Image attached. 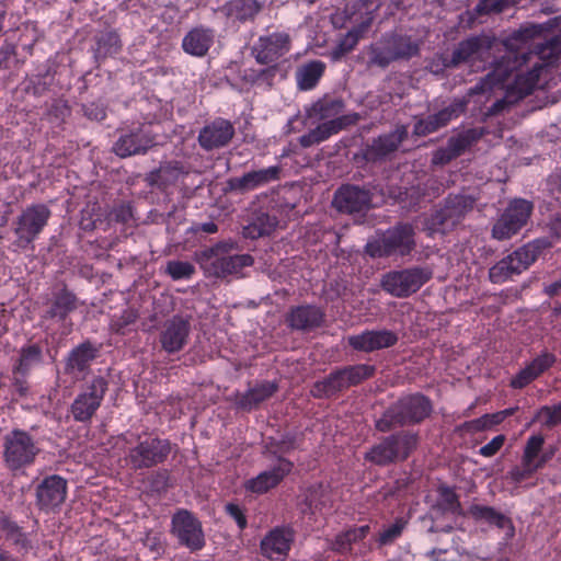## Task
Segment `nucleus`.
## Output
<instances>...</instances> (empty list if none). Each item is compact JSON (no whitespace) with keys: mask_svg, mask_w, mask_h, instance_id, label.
<instances>
[{"mask_svg":"<svg viewBox=\"0 0 561 561\" xmlns=\"http://www.w3.org/2000/svg\"><path fill=\"white\" fill-rule=\"evenodd\" d=\"M469 104V99L463 96L454 99L447 106L426 117L419 118L413 126V134L424 137L446 127L451 121L463 114Z\"/></svg>","mask_w":561,"mask_h":561,"instance_id":"19","label":"nucleus"},{"mask_svg":"<svg viewBox=\"0 0 561 561\" xmlns=\"http://www.w3.org/2000/svg\"><path fill=\"white\" fill-rule=\"evenodd\" d=\"M296 448V436L293 434H285L280 439L272 438L266 444V451L277 459L283 457V454H287Z\"/></svg>","mask_w":561,"mask_h":561,"instance_id":"50","label":"nucleus"},{"mask_svg":"<svg viewBox=\"0 0 561 561\" xmlns=\"http://www.w3.org/2000/svg\"><path fill=\"white\" fill-rule=\"evenodd\" d=\"M108 390V381L102 376H94L78 393L70 405V413L76 422L89 423L100 409Z\"/></svg>","mask_w":561,"mask_h":561,"instance_id":"13","label":"nucleus"},{"mask_svg":"<svg viewBox=\"0 0 561 561\" xmlns=\"http://www.w3.org/2000/svg\"><path fill=\"white\" fill-rule=\"evenodd\" d=\"M138 317L139 314L136 310L127 308L122 311L121 316L112 319L111 329L114 332L124 335L126 333V328L135 323Z\"/></svg>","mask_w":561,"mask_h":561,"instance_id":"56","label":"nucleus"},{"mask_svg":"<svg viewBox=\"0 0 561 561\" xmlns=\"http://www.w3.org/2000/svg\"><path fill=\"white\" fill-rule=\"evenodd\" d=\"M545 248L546 242L543 240H534L516 249L489 270L490 282L503 284L514 275H519L538 259Z\"/></svg>","mask_w":561,"mask_h":561,"instance_id":"8","label":"nucleus"},{"mask_svg":"<svg viewBox=\"0 0 561 561\" xmlns=\"http://www.w3.org/2000/svg\"><path fill=\"white\" fill-rule=\"evenodd\" d=\"M290 49V35L285 31H277L260 36L252 53L257 64L270 65L288 54Z\"/></svg>","mask_w":561,"mask_h":561,"instance_id":"21","label":"nucleus"},{"mask_svg":"<svg viewBox=\"0 0 561 561\" xmlns=\"http://www.w3.org/2000/svg\"><path fill=\"white\" fill-rule=\"evenodd\" d=\"M100 353V346L87 340L73 347L65 358L64 373L76 380H83Z\"/></svg>","mask_w":561,"mask_h":561,"instance_id":"24","label":"nucleus"},{"mask_svg":"<svg viewBox=\"0 0 561 561\" xmlns=\"http://www.w3.org/2000/svg\"><path fill=\"white\" fill-rule=\"evenodd\" d=\"M432 412L433 404L428 397L420 392L407 394L393 402L376 420L375 427L381 433H388L396 427L420 424Z\"/></svg>","mask_w":561,"mask_h":561,"instance_id":"3","label":"nucleus"},{"mask_svg":"<svg viewBox=\"0 0 561 561\" xmlns=\"http://www.w3.org/2000/svg\"><path fill=\"white\" fill-rule=\"evenodd\" d=\"M294 462L278 457V463L268 470L260 472L256 477L244 482L247 492L264 494L276 488L293 470Z\"/></svg>","mask_w":561,"mask_h":561,"instance_id":"30","label":"nucleus"},{"mask_svg":"<svg viewBox=\"0 0 561 561\" xmlns=\"http://www.w3.org/2000/svg\"><path fill=\"white\" fill-rule=\"evenodd\" d=\"M419 445V435L411 431H399L382 437L364 455V460L378 467L405 461Z\"/></svg>","mask_w":561,"mask_h":561,"instance_id":"6","label":"nucleus"},{"mask_svg":"<svg viewBox=\"0 0 561 561\" xmlns=\"http://www.w3.org/2000/svg\"><path fill=\"white\" fill-rule=\"evenodd\" d=\"M344 108L345 102L342 98L324 95L313 103L310 115L327 122L342 116Z\"/></svg>","mask_w":561,"mask_h":561,"instance_id":"44","label":"nucleus"},{"mask_svg":"<svg viewBox=\"0 0 561 561\" xmlns=\"http://www.w3.org/2000/svg\"><path fill=\"white\" fill-rule=\"evenodd\" d=\"M342 370L345 376L347 387H355L373 378L376 374V366L369 364H355L343 366Z\"/></svg>","mask_w":561,"mask_h":561,"instance_id":"48","label":"nucleus"},{"mask_svg":"<svg viewBox=\"0 0 561 561\" xmlns=\"http://www.w3.org/2000/svg\"><path fill=\"white\" fill-rule=\"evenodd\" d=\"M41 453L39 442L24 428L14 427L1 438L2 465L13 477L32 468Z\"/></svg>","mask_w":561,"mask_h":561,"instance_id":"1","label":"nucleus"},{"mask_svg":"<svg viewBox=\"0 0 561 561\" xmlns=\"http://www.w3.org/2000/svg\"><path fill=\"white\" fill-rule=\"evenodd\" d=\"M170 473L168 470H158L152 472L148 478V485L154 493L161 494L167 492L169 488Z\"/></svg>","mask_w":561,"mask_h":561,"instance_id":"59","label":"nucleus"},{"mask_svg":"<svg viewBox=\"0 0 561 561\" xmlns=\"http://www.w3.org/2000/svg\"><path fill=\"white\" fill-rule=\"evenodd\" d=\"M263 9L264 1L261 0H227L216 11L226 19L227 24L239 28L254 23Z\"/></svg>","mask_w":561,"mask_h":561,"instance_id":"26","label":"nucleus"},{"mask_svg":"<svg viewBox=\"0 0 561 561\" xmlns=\"http://www.w3.org/2000/svg\"><path fill=\"white\" fill-rule=\"evenodd\" d=\"M43 363V346L39 343H26L19 350L11 371L21 375H31V373Z\"/></svg>","mask_w":561,"mask_h":561,"instance_id":"37","label":"nucleus"},{"mask_svg":"<svg viewBox=\"0 0 561 561\" xmlns=\"http://www.w3.org/2000/svg\"><path fill=\"white\" fill-rule=\"evenodd\" d=\"M408 138V127L405 125L397 126L392 131L382 134L366 142L354 153L353 162L358 168H364L368 163L385 161L391 153L396 152L400 145Z\"/></svg>","mask_w":561,"mask_h":561,"instance_id":"9","label":"nucleus"},{"mask_svg":"<svg viewBox=\"0 0 561 561\" xmlns=\"http://www.w3.org/2000/svg\"><path fill=\"white\" fill-rule=\"evenodd\" d=\"M173 445L168 438L156 434L138 436L134 445L125 453V462L133 471L147 470L164 463L171 455Z\"/></svg>","mask_w":561,"mask_h":561,"instance_id":"7","label":"nucleus"},{"mask_svg":"<svg viewBox=\"0 0 561 561\" xmlns=\"http://www.w3.org/2000/svg\"><path fill=\"white\" fill-rule=\"evenodd\" d=\"M432 278L427 267L413 266L386 273L380 282L381 288L397 298H407L416 293Z\"/></svg>","mask_w":561,"mask_h":561,"instance_id":"11","label":"nucleus"},{"mask_svg":"<svg viewBox=\"0 0 561 561\" xmlns=\"http://www.w3.org/2000/svg\"><path fill=\"white\" fill-rule=\"evenodd\" d=\"M557 362V357L553 353L548 351L541 352L537 357H535L528 365L535 371V374L540 377L547 370H549Z\"/></svg>","mask_w":561,"mask_h":561,"instance_id":"58","label":"nucleus"},{"mask_svg":"<svg viewBox=\"0 0 561 561\" xmlns=\"http://www.w3.org/2000/svg\"><path fill=\"white\" fill-rule=\"evenodd\" d=\"M543 417V425L548 428H552L561 423V402L550 405H543L537 413V419Z\"/></svg>","mask_w":561,"mask_h":561,"instance_id":"57","label":"nucleus"},{"mask_svg":"<svg viewBox=\"0 0 561 561\" xmlns=\"http://www.w3.org/2000/svg\"><path fill=\"white\" fill-rule=\"evenodd\" d=\"M295 540V533L289 527L271 529L260 542V552L272 561L285 560Z\"/></svg>","mask_w":561,"mask_h":561,"instance_id":"29","label":"nucleus"},{"mask_svg":"<svg viewBox=\"0 0 561 561\" xmlns=\"http://www.w3.org/2000/svg\"><path fill=\"white\" fill-rule=\"evenodd\" d=\"M545 437L540 434L528 437L522 455V462L535 465L542 450Z\"/></svg>","mask_w":561,"mask_h":561,"instance_id":"51","label":"nucleus"},{"mask_svg":"<svg viewBox=\"0 0 561 561\" xmlns=\"http://www.w3.org/2000/svg\"><path fill=\"white\" fill-rule=\"evenodd\" d=\"M277 391V382L264 380L250 387L244 392H234L232 401L238 410L251 412L257 409L261 403L272 398Z\"/></svg>","mask_w":561,"mask_h":561,"instance_id":"31","label":"nucleus"},{"mask_svg":"<svg viewBox=\"0 0 561 561\" xmlns=\"http://www.w3.org/2000/svg\"><path fill=\"white\" fill-rule=\"evenodd\" d=\"M286 321L293 330L312 331L323 325L325 313L318 306L301 305L290 309Z\"/></svg>","mask_w":561,"mask_h":561,"instance_id":"32","label":"nucleus"},{"mask_svg":"<svg viewBox=\"0 0 561 561\" xmlns=\"http://www.w3.org/2000/svg\"><path fill=\"white\" fill-rule=\"evenodd\" d=\"M82 112L90 121L102 122L106 118V107L100 101L82 104Z\"/></svg>","mask_w":561,"mask_h":561,"instance_id":"62","label":"nucleus"},{"mask_svg":"<svg viewBox=\"0 0 561 561\" xmlns=\"http://www.w3.org/2000/svg\"><path fill=\"white\" fill-rule=\"evenodd\" d=\"M325 64L322 60L308 61L296 70L297 88L300 91L313 90L325 71Z\"/></svg>","mask_w":561,"mask_h":561,"instance_id":"39","label":"nucleus"},{"mask_svg":"<svg viewBox=\"0 0 561 561\" xmlns=\"http://www.w3.org/2000/svg\"><path fill=\"white\" fill-rule=\"evenodd\" d=\"M534 204L525 198L512 199L497 220L493 224L491 236L499 241L510 240L529 221Z\"/></svg>","mask_w":561,"mask_h":561,"instance_id":"10","label":"nucleus"},{"mask_svg":"<svg viewBox=\"0 0 561 561\" xmlns=\"http://www.w3.org/2000/svg\"><path fill=\"white\" fill-rule=\"evenodd\" d=\"M373 196L366 186L342 184L334 193L332 205L341 214L363 217L373 207Z\"/></svg>","mask_w":561,"mask_h":561,"instance_id":"17","label":"nucleus"},{"mask_svg":"<svg viewBox=\"0 0 561 561\" xmlns=\"http://www.w3.org/2000/svg\"><path fill=\"white\" fill-rule=\"evenodd\" d=\"M56 70L51 65L45 64L36 75L25 81V92L34 96H43L50 91L55 82Z\"/></svg>","mask_w":561,"mask_h":561,"instance_id":"41","label":"nucleus"},{"mask_svg":"<svg viewBox=\"0 0 561 561\" xmlns=\"http://www.w3.org/2000/svg\"><path fill=\"white\" fill-rule=\"evenodd\" d=\"M190 169L183 162L173 160L165 162L160 168L151 172V183L159 187H168L169 185L175 184L180 179L188 175Z\"/></svg>","mask_w":561,"mask_h":561,"instance_id":"38","label":"nucleus"},{"mask_svg":"<svg viewBox=\"0 0 561 561\" xmlns=\"http://www.w3.org/2000/svg\"><path fill=\"white\" fill-rule=\"evenodd\" d=\"M0 530L5 535V539L12 541L14 546L25 551L32 548L27 535L8 514L2 513L0 515Z\"/></svg>","mask_w":561,"mask_h":561,"instance_id":"47","label":"nucleus"},{"mask_svg":"<svg viewBox=\"0 0 561 561\" xmlns=\"http://www.w3.org/2000/svg\"><path fill=\"white\" fill-rule=\"evenodd\" d=\"M154 145V136L149 124L137 123L118 130V138L113 145V152L127 158L146 153Z\"/></svg>","mask_w":561,"mask_h":561,"instance_id":"15","label":"nucleus"},{"mask_svg":"<svg viewBox=\"0 0 561 561\" xmlns=\"http://www.w3.org/2000/svg\"><path fill=\"white\" fill-rule=\"evenodd\" d=\"M48 308L45 311L44 318L56 320L66 328V333L72 330V322L69 316L75 312L79 307V298L71 291L66 284L51 291L48 299Z\"/></svg>","mask_w":561,"mask_h":561,"instance_id":"22","label":"nucleus"},{"mask_svg":"<svg viewBox=\"0 0 561 561\" xmlns=\"http://www.w3.org/2000/svg\"><path fill=\"white\" fill-rule=\"evenodd\" d=\"M370 531L369 525L351 527L337 534L330 542V550L340 554H346L352 551V546L364 540Z\"/></svg>","mask_w":561,"mask_h":561,"instance_id":"40","label":"nucleus"},{"mask_svg":"<svg viewBox=\"0 0 561 561\" xmlns=\"http://www.w3.org/2000/svg\"><path fill=\"white\" fill-rule=\"evenodd\" d=\"M538 376L531 369V367L527 364L523 369H520L510 381V386L513 389H524L528 385H530L534 380H536Z\"/></svg>","mask_w":561,"mask_h":561,"instance_id":"60","label":"nucleus"},{"mask_svg":"<svg viewBox=\"0 0 561 561\" xmlns=\"http://www.w3.org/2000/svg\"><path fill=\"white\" fill-rule=\"evenodd\" d=\"M493 43L486 35L470 36L456 46L449 59L444 58V66L455 68L461 64L483 60L490 54Z\"/></svg>","mask_w":561,"mask_h":561,"instance_id":"23","label":"nucleus"},{"mask_svg":"<svg viewBox=\"0 0 561 561\" xmlns=\"http://www.w3.org/2000/svg\"><path fill=\"white\" fill-rule=\"evenodd\" d=\"M278 225L275 216L265 211H256L253 214L251 222L244 227V236L250 239H259L270 236Z\"/></svg>","mask_w":561,"mask_h":561,"instance_id":"45","label":"nucleus"},{"mask_svg":"<svg viewBox=\"0 0 561 561\" xmlns=\"http://www.w3.org/2000/svg\"><path fill=\"white\" fill-rule=\"evenodd\" d=\"M416 249L415 228L410 222H397L385 231H377L367 241L364 252L371 259L410 256Z\"/></svg>","mask_w":561,"mask_h":561,"instance_id":"2","label":"nucleus"},{"mask_svg":"<svg viewBox=\"0 0 561 561\" xmlns=\"http://www.w3.org/2000/svg\"><path fill=\"white\" fill-rule=\"evenodd\" d=\"M71 115V107L64 99H54L47 108V116L51 123L61 124Z\"/></svg>","mask_w":561,"mask_h":561,"instance_id":"54","label":"nucleus"},{"mask_svg":"<svg viewBox=\"0 0 561 561\" xmlns=\"http://www.w3.org/2000/svg\"><path fill=\"white\" fill-rule=\"evenodd\" d=\"M359 121L357 113H348L337 118L330 119L319 124L313 128V133L319 144L328 140L331 136L339 134L341 130L355 125Z\"/></svg>","mask_w":561,"mask_h":561,"instance_id":"43","label":"nucleus"},{"mask_svg":"<svg viewBox=\"0 0 561 561\" xmlns=\"http://www.w3.org/2000/svg\"><path fill=\"white\" fill-rule=\"evenodd\" d=\"M419 54L420 43L417 41L410 35L392 33L383 36L380 47L373 49L371 61L386 68L393 61L410 60Z\"/></svg>","mask_w":561,"mask_h":561,"instance_id":"12","label":"nucleus"},{"mask_svg":"<svg viewBox=\"0 0 561 561\" xmlns=\"http://www.w3.org/2000/svg\"><path fill=\"white\" fill-rule=\"evenodd\" d=\"M477 201L478 197L470 194H448L424 219L427 237L453 231L473 210Z\"/></svg>","mask_w":561,"mask_h":561,"instance_id":"5","label":"nucleus"},{"mask_svg":"<svg viewBox=\"0 0 561 561\" xmlns=\"http://www.w3.org/2000/svg\"><path fill=\"white\" fill-rule=\"evenodd\" d=\"M398 341V334L388 329L365 330L359 334H353L347 337L348 346L356 352L363 353H373L392 347Z\"/></svg>","mask_w":561,"mask_h":561,"instance_id":"28","label":"nucleus"},{"mask_svg":"<svg viewBox=\"0 0 561 561\" xmlns=\"http://www.w3.org/2000/svg\"><path fill=\"white\" fill-rule=\"evenodd\" d=\"M94 57L96 60H104L113 57L122 50V41L114 30L103 31L94 36Z\"/></svg>","mask_w":561,"mask_h":561,"instance_id":"42","label":"nucleus"},{"mask_svg":"<svg viewBox=\"0 0 561 561\" xmlns=\"http://www.w3.org/2000/svg\"><path fill=\"white\" fill-rule=\"evenodd\" d=\"M68 494V481L59 474L43 478L35 486V506L46 514L57 513Z\"/></svg>","mask_w":561,"mask_h":561,"instance_id":"18","label":"nucleus"},{"mask_svg":"<svg viewBox=\"0 0 561 561\" xmlns=\"http://www.w3.org/2000/svg\"><path fill=\"white\" fill-rule=\"evenodd\" d=\"M488 134L485 127L465 129L447 140V160H454L465 153Z\"/></svg>","mask_w":561,"mask_h":561,"instance_id":"36","label":"nucleus"},{"mask_svg":"<svg viewBox=\"0 0 561 561\" xmlns=\"http://www.w3.org/2000/svg\"><path fill=\"white\" fill-rule=\"evenodd\" d=\"M51 217L50 208L43 203H35L26 206L16 217L14 233L22 245L33 243Z\"/></svg>","mask_w":561,"mask_h":561,"instance_id":"14","label":"nucleus"},{"mask_svg":"<svg viewBox=\"0 0 561 561\" xmlns=\"http://www.w3.org/2000/svg\"><path fill=\"white\" fill-rule=\"evenodd\" d=\"M347 389L344 373L342 367H339L333 369L323 379L317 380L312 385L310 393L316 399H333Z\"/></svg>","mask_w":561,"mask_h":561,"instance_id":"34","label":"nucleus"},{"mask_svg":"<svg viewBox=\"0 0 561 561\" xmlns=\"http://www.w3.org/2000/svg\"><path fill=\"white\" fill-rule=\"evenodd\" d=\"M506 436L503 434L496 435L488 444L479 449V455L485 458L495 456L503 447Z\"/></svg>","mask_w":561,"mask_h":561,"instance_id":"64","label":"nucleus"},{"mask_svg":"<svg viewBox=\"0 0 561 561\" xmlns=\"http://www.w3.org/2000/svg\"><path fill=\"white\" fill-rule=\"evenodd\" d=\"M237 249L238 244L234 241H219L197 252L196 260L208 276L225 278L241 273L244 267L252 266L254 263L251 254H232Z\"/></svg>","mask_w":561,"mask_h":561,"instance_id":"4","label":"nucleus"},{"mask_svg":"<svg viewBox=\"0 0 561 561\" xmlns=\"http://www.w3.org/2000/svg\"><path fill=\"white\" fill-rule=\"evenodd\" d=\"M408 522L402 518H396L394 523L390 526L386 527L382 531L379 533L378 543L380 546H387L394 542L398 538L401 537L403 530L405 529Z\"/></svg>","mask_w":561,"mask_h":561,"instance_id":"52","label":"nucleus"},{"mask_svg":"<svg viewBox=\"0 0 561 561\" xmlns=\"http://www.w3.org/2000/svg\"><path fill=\"white\" fill-rule=\"evenodd\" d=\"M191 333V323L180 314L165 320L160 329L159 343L168 354L181 352L187 344Z\"/></svg>","mask_w":561,"mask_h":561,"instance_id":"25","label":"nucleus"},{"mask_svg":"<svg viewBox=\"0 0 561 561\" xmlns=\"http://www.w3.org/2000/svg\"><path fill=\"white\" fill-rule=\"evenodd\" d=\"M215 32L205 26L193 27L182 39L183 50L194 57H204L213 46Z\"/></svg>","mask_w":561,"mask_h":561,"instance_id":"33","label":"nucleus"},{"mask_svg":"<svg viewBox=\"0 0 561 561\" xmlns=\"http://www.w3.org/2000/svg\"><path fill=\"white\" fill-rule=\"evenodd\" d=\"M234 133V127L229 119L216 117L201 128L197 142L205 151L221 149L230 144Z\"/></svg>","mask_w":561,"mask_h":561,"instance_id":"27","label":"nucleus"},{"mask_svg":"<svg viewBox=\"0 0 561 561\" xmlns=\"http://www.w3.org/2000/svg\"><path fill=\"white\" fill-rule=\"evenodd\" d=\"M167 273L173 280L190 279L195 274V267L187 261L173 260L168 262Z\"/></svg>","mask_w":561,"mask_h":561,"instance_id":"53","label":"nucleus"},{"mask_svg":"<svg viewBox=\"0 0 561 561\" xmlns=\"http://www.w3.org/2000/svg\"><path fill=\"white\" fill-rule=\"evenodd\" d=\"M374 16L369 12L366 14L363 20L353 26L339 42V51L341 54H347L352 51L356 45L358 44L359 39L364 37V35L368 32V30L371 26Z\"/></svg>","mask_w":561,"mask_h":561,"instance_id":"46","label":"nucleus"},{"mask_svg":"<svg viewBox=\"0 0 561 561\" xmlns=\"http://www.w3.org/2000/svg\"><path fill=\"white\" fill-rule=\"evenodd\" d=\"M537 471L535 465L522 462L520 466H515L508 471V477L514 483H522L531 478Z\"/></svg>","mask_w":561,"mask_h":561,"instance_id":"61","label":"nucleus"},{"mask_svg":"<svg viewBox=\"0 0 561 561\" xmlns=\"http://www.w3.org/2000/svg\"><path fill=\"white\" fill-rule=\"evenodd\" d=\"M171 534L178 542L190 551H199L205 547L202 523L187 510H178L171 518Z\"/></svg>","mask_w":561,"mask_h":561,"instance_id":"16","label":"nucleus"},{"mask_svg":"<svg viewBox=\"0 0 561 561\" xmlns=\"http://www.w3.org/2000/svg\"><path fill=\"white\" fill-rule=\"evenodd\" d=\"M112 216L116 222L129 224L130 221L134 220L133 205L128 202H123L114 206L112 210Z\"/></svg>","mask_w":561,"mask_h":561,"instance_id":"63","label":"nucleus"},{"mask_svg":"<svg viewBox=\"0 0 561 561\" xmlns=\"http://www.w3.org/2000/svg\"><path fill=\"white\" fill-rule=\"evenodd\" d=\"M439 506L444 512L451 514H461V503L459 495L456 493L453 486L440 484L437 488Z\"/></svg>","mask_w":561,"mask_h":561,"instance_id":"49","label":"nucleus"},{"mask_svg":"<svg viewBox=\"0 0 561 561\" xmlns=\"http://www.w3.org/2000/svg\"><path fill=\"white\" fill-rule=\"evenodd\" d=\"M468 515L477 523L483 522L499 529L508 528L510 536H514L515 528L512 519L492 506L473 503L468 508Z\"/></svg>","mask_w":561,"mask_h":561,"instance_id":"35","label":"nucleus"},{"mask_svg":"<svg viewBox=\"0 0 561 561\" xmlns=\"http://www.w3.org/2000/svg\"><path fill=\"white\" fill-rule=\"evenodd\" d=\"M282 171L280 165H271L265 169L248 171L241 176L229 178L226 181L225 192L240 195L247 194L270 183L279 181Z\"/></svg>","mask_w":561,"mask_h":561,"instance_id":"20","label":"nucleus"},{"mask_svg":"<svg viewBox=\"0 0 561 561\" xmlns=\"http://www.w3.org/2000/svg\"><path fill=\"white\" fill-rule=\"evenodd\" d=\"M517 0H480L474 8L479 15L501 13L507 8L516 4Z\"/></svg>","mask_w":561,"mask_h":561,"instance_id":"55","label":"nucleus"}]
</instances>
